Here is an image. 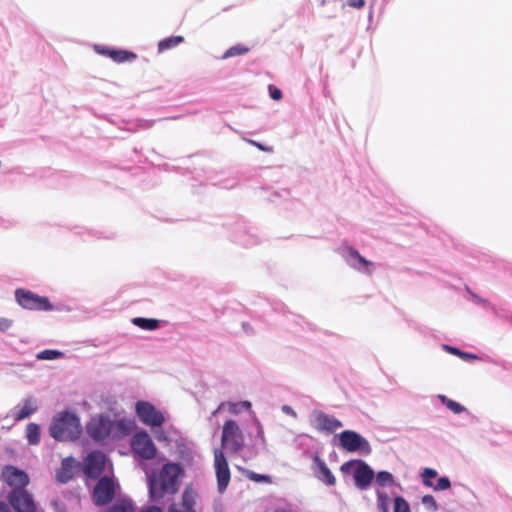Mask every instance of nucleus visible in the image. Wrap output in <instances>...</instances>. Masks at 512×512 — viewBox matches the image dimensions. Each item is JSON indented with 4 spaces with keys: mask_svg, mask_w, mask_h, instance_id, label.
Wrapping results in <instances>:
<instances>
[{
    "mask_svg": "<svg viewBox=\"0 0 512 512\" xmlns=\"http://www.w3.org/2000/svg\"><path fill=\"white\" fill-rule=\"evenodd\" d=\"M182 468L176 463L163 465L158 473L148 477L149 495L153 501L162 499L166 494H174L178 490V478Z\"/></svg>",
    "mask_w": 512,
    "mask_h": 512,
    "instance_id": "f257e3e1",
    "label": "nucleus"
},
{
    "mask_svg": "<svg viewBox=\"0 0 512 512\" xmlns=\"http://www.w3.org/2000/svg\"><path fill=\"white\" fill-rule=\"evenodd\" d=\"M81 432L79 418L67 411L57 414L49 427L51 437L58 441L76 440Z\"/></svg>",
    "mask_w": 512,
    "mask_h": 512,
    "instance_id": "f03ea898",
    "label": "nucleus"
},
{
    "mask_svg": "<svg viewBox=\"0 0 512 512\" xmlns=\"http://www.w3.org/2000/svg\"><path fill=\"white\" fill-rule=\"evenodd\" d=\"M222 448L231 453H238L245 446V437L239 425L234 420H227L222 427Z\"/></svg>",
    "mask_w": 512,
    "mask_h": 512,
    "instance_id": "7ed1b4c3",
    "label": "nucleus"
},
{
    "mask_svg": "<svg viewBox=\"0 0 512 512\" xmlns=\"http://www.w3.org/2000/svg\"><path fill=\"white\" fill-rule=\"evenodd\" d=\"M15 300L26 310L52 311L54 306L46 296H40L30 290L18 288L15 290Z\"/></svg>",
    "mask_w": 512,
    "mask_h": 512,
    "instance_id": "20e7f679",
    "label": "nucleus"
},
{
    "mask_svg": "<svg viewBox=\"0 0 512 512\" xmlns=\"http://www.w3.org/2000/svg\"><path fill=\"white\" fill-rule=\"evenodd\" d=\"M119 489L120 486L114 477H100L92 491L94 504L96 506H104L111 503Z\"/></svg>",
    "mask_w": 512,
    "mask_h": 512,
    "instance_id": "39448f33",
    "label": "nucleus"
},
{
    "mask_svg": "<svg viewBox=\"0 0 512 512\" xmlns=\"http://www.w3.org/2000/svg\"><path fill=\"white\" fill-rule=\"evenodd\" d=\"M131 448L134 454L145 460L155 458L157 448L146 431L137 432L131 440Z\"/></svg>",
    "mask_w": 512,
    "mask_h": 512,
    "instance_id": "423d86ee",
    "label": "nucleus"
},
{
    "mask_svg": "<svg viewBox=\"0 0 512 512\" xmlns=\"http://www.w3.org/2000/svg\"><path fill=\"white\" fill-rule=\"evenodd\" d=\"M356 468L353 472V477L355 481V485L361 489L365 490L367 489L373 478H374V471L363 461H355ZM354 461H349L344 463L341 466V471L346 472L348 471L349 466L353 465Z\"/></svg>",
    "mask_w": 512,
    "mask_h": 512,
    "instance_id": "0eeeda50",
    "label": "nucleus"
},
{
    "mask_svg": "<svg viewBox=\"0 0 512 512\" xmlns=\"http://www.w3.org/2000/svg\"><path fill=\"white\" fill-rule=\"evenodd\" d=\"M106 461L107 458L103 452L98 450L90 452L83 462L84 474L91 479L99 478L105 470Z\"/></svg>",
    "mask_w": 512,
    "mask_h": 512,
    "instance_id": "6e6552de",
    "label": "nucleus"
},
{
    "mask_svg": "<svg viewBox=\"0 0 512 512\" xmlns=\"http://www.w3.org/2000/svg\"><path fill=\"white\" fill-rule=\"evenodd\" d=\"M339 441L341 447L349 452L362 451L368 454L371 451L369 442L352 430L343 431L340 434Z\"/></svg>",
    "mask_w": 512,
    "mask_h": 512,
    "instance_id": "1a4fd4ad",
    "label": "nucleus"
},
{
    "mask_svg": "<svg viewBox=\"0 0 512 512\" xmlns=\"http://www.w3.org/2000/svg\"><path fill=\"white\" fill-rule=\"evenodd\" d=\"M136 413L142 423L152 427L161 426L165 420L163 414L146 401L136 403Z\"/></svg>",
    "mask_w": 512,
    "mask_h": 512,
    "instance_id": "9d476101",
    "label": "nucleus"
},
{
    "mask_svg": "<svg viewBox=\"0 0 512 512\" xmlns=\"http://www.w3.org/2000/svg\"><path fill=\"white\" fill-rule=\"evenodd\" d=\"M8 501L16 512H36L34 500L25 489H13Z\"/></svg>",
    "mask_w": 512,
    "mask_h": 512,
    "instance_id": "9b49d317",
    "label": "nucleus"
},
{
    "mask_svg": "<svg viewBox=\"0 0 512 512\" xmlns=\"http://www.w3.org/2000/svg\"><path fill=\"white\" fill-rule=\"evenodd\" d=\"M214 465L216 470L218 490L222 493L229 484L230 470L228 462L221 449L214 450Z\"/></svg>",
    "mask_w": 512,
    "mask_h": 512,
    "instance_id": "f8f14e48",
    "label": "nucleus"
},
{
    "mask_svg": "<svg viewBox=\"0 0 512 512\" xmlns=\"http://www.w3.org/2000/svg\"><path fill=\"white\" fill-rule=\"evenodd\" d=\"M112 426V422L107 417L99 416L92 418L88 422L86 430L92 439L100 441L109 436Z\"/></svg>",
    "mask_w": 512,
    "mask_h": 512,
    "instance_id": "ddd939ff",
    "label": "nucleus"
},
{
    "mask_svg": "<svg viewBox=\"0 0 512 512\" xmlns=\"http://www.w3.org/2000/svg\"><path fill=\"white\" fill-rule=\"evenodd\" d=\"M3 477L13 489H24L29 483L28 475L23 470L11 465L4 468Z\"/></svg>",
    "mask_w": 512,
    "mask_h": 512,
    "instance_id": "4468645a",
    "label": "nucleus"
},
{
    "mask_svg": "<svg viewBox=\"0 0 512 512\" xmlns=\"http://www.w3.org/2000/svg\"><path fill=\"white\" fill-rule=\"evenodd\" d=\"M314 423L315 428L318 431H325L328 433H333L343 426L340 420L322 411H316L314 413Z\"/></svg>",
    "mask_w": 512,
    "mask_h": 512,
    "instance_id": "2eb2a0df",
    "label": "nucleus"
},
{
    "mask_svg": "<svg viewBox=\"0 0 512 512\" xmlns=\"http://www.w3.org/2000/svg\"><path fill=\"white\" fill-rule=\"evenodd\" d=\"M437 476V471L432 468H425L421 474L422 482L425 486L431 487L436 491L447 490L451 487V482L447 477H441L437 483L434 484L432 479Z\"/></svg>",
    "mask_w": 512,
    "mask_h": 512,
    "instance_id": "dca6fc26",
    "label": "nucleus"
},
{
    "mask_svg": "<svg viewBox=\"0 0 512 512\" xmlns=\"http://www.w3.org/2000/svg\"><path fill=\"white\" fill-rule=\"evenodd\" d=\"M101 54L108 56L113 61L117 63H123L126 61H133L136 59L137 55L133 52L126 51V50H116V49H110V48H101L98 50Z\"/></svg>",
    "mask_w": 512,
    "mask_h": 512,
    "instance_id": "f3484780",
    "label": "nucleus"
},
{
    "mask_svg": "<svg viewBox=\"0 0 512 512\" xmlns=\"http://www.w3.org/2000/svg\"><path fill=\"white\" fill-rule=\"evenodd\" d=\"M314 462L316 463L319 470L318 478L329 486L334 485L336 479L331 470L327 467L326 463L317 455L314 457Z\"/></svg>",
    "mask_w": 512,
    "mask_h": 512,
    "instance_id": "a211bd4d",
    "label": "nucleus"
},
{
    "mask_svg": "<svg viewBox=\"0 0 512 512\" xmlns=\"http://www.w3.org/2000/svg\"><path fill=\"white\" fill-rule=\"evenodd\" d=\"M37 406L35 401L30 397L24 400L22 407L19 408L14 414L13 418L15 421H21L28 418L34 412H36Z\"/></svg>",
    "mask_w": 512,
    "mask_h": 512,
    "instance_id": "6ab92c4d",
    "label": "nucleus"
},
{
    "mask_svg": "<svg viewBox=\"0 0 512 512\" xmlns=\"http://www.w3.org/2000/svg\"><path fill=\"white\" fill-rule=\"evenodd\" d=\"M72 468V462L69 459H64L61 468L56 473L57 480L61 483L71 480L73 477Z\"/></svg>",
    "mask_w": 512,
    "mask_h": 512,
    "instance_id": "aec40b11",
    "label": "nucleus"
},
{
    "mask_svg": "<svg viewBox=\"0 0 512 512\" xmlns=\"http://www.w3.org/2000/svg\"><path fill=\"white\" fill-rule=\"evenodd\" d=\"M251 403L249 401H242L238 403L233 402H223L221 403L218 408L214 411L213 414H216L219 410L227 408L228 411L232 414H237L240 412L241 409H250Z\"/></svg>",
    "mask_w": 512,
    "mask_h": 512,
    "instance_id": "412c9836",
    "label": "nucleus"
},
{
    "mask_svg": "<svg viewBox=\"0 0 512 512\" xmlns=\"http://www.w3.org/2000/svg\"><path fill=\"white\" fill-rule=\"evenodd\" d=\"M132 323L143 330H156L159 328V320L151 318L136 317Z\"/></svg>",
    "mask_w": 512,
    "mask_h": 512,
    "instance_id": "4be33fe9",
    "label": "nucleus"
},
{
    "mask_svg": "<svg viewBox=\"0 0 512 512\" xmlns=\"http://www.w3.org/2000/svg\"><path fill=\"white\" fill-rule=\"evenodd\" d=\"M184 41V38L182 36H170L167 38H164L159 41L158 43V51L163 52L169 49H172L179 44H181Z\"/></svg>",
    "mask_w": 512,
    "mask_h": 512,
    "instance_id": "5701e85b",
    "label": "nucleus"
},
{
    "mask_svg": "<svg viewBox=\"0 0 512 512\" xmlns=\"http://www.w3.org/2000/svg\"><path fill=\"white\" fill-rule=\"evenodd\" d=\"M26 438L31 445H37L40 442V426L36 423H29L26 426Z\"/></svg>",
    "mask_w": 512,
    "mask_h": 512,
    "instance_id": "b1692460",
    "label": "nucleus"
},
{
    "mask_svg": "<svg viewBox=\"0 0 512 512\" xmlns=\"http://www.w3.org/2000/svg\"><path fill=\"white\" fill-rule=\"evenodd\" d=\"M105 512H135V507L131 500L122 499L109 507Z\"/></svg>",
    "mask_w": 512,
    "mask_h": 512,
    "instance_id": "393cba45",
    "label": "nucleus"
},
{
    "mask_svg": "<svg viewBox=\"0 0 512 512\" xmlns=\"http://www.w3.org/2000/svg\"><path fill=\"white\" fill-rule=\"evenodd\" d=\"M348 255H349V257H350L351 259H356V260H358V262H359L360 264H362L363 266H365V267H366V269H365V272H366V273H368V274H372V270L370 269V267H372V266H373V263H372L371 261H369V260L365 259L363 256H361V255L359 254V252H358L356 249H354V248H352V247H349V248H348Z\"/></svg>",
    "mask_w": 512,
    "mask_h": 512,
    "instance_id": "a878e982",
    "label": "nucleus"
},
{
    "mask_svg": "<svg viewBox=\"0 0 512 512\" xmlns=\"http://www.w3.org/2000/svg\"><path fill=\"white\" fill-rule=\"evenodd\" d=\"M249 47L243 44H237L235 46L230 47L222 56L223 59H227L230 57L244 55L249 52Z\"/></svg>",
    "mask_w": 512,
    "mask_h": 512,
    "instance_id": "bb28decb",
    "label": "nucleus"
},
{
    "mask_svg": "<svg viewBox=\"0 0 512 512\" xmlns=\"http://www.w3.org/2000/svg\"><path fill=\"white\" fill-rule=\"evenodd\" d=\"M390 498L381 491H377V507L380 512H389Z\"/></svg>",
    "mask_w": 512,
    "mask_h": 512,
    "instance_id": "cd10ccee",
    "label": "nucleus"
},
{
    "mask_svg": "<svg viewBox=\"0 0 512 512\" xmlns=\"http://www.w3.org/2000/svg\"><path fill=\"white\" fill-rule=\"evenodd\" d=\"M393 512H411L408 502L401 496L394 500Z\"/></svg>",
    "mask_w": 512,
    "mask_h": 512,
    "instance_id": "c85d7f7f",
    "label": "nucleus"
},
{
    "mask_svg": "<svg viewBox=\"0 0 512 512\" xmlns=\"http://www.w3.org/2000/svg\"><path fill=\"white\" fill-rule=\"evenodd\" d=\"M393 475L388 471H380L376 475V482L380 486L393 483Z\"/></svg>",
    "mask_w": 512,
    "mask_h": 512,
    "instance_id": "c756f323",
    "label": "nucleus"
},
{
    "mask_svg": "<svg viewBox=\"0 0 512 512\" xmlns=\"http://www.w3.org/2000/svg\"><path fill=\"white\" fill-rule=\"evenodd\" d=\"M441 399H442V402L447 406V408H449L454 413H457V414L461 413L465 409L461 404H459L453 400L447 399L445 396H442Z\"/></svg>",
    "mask_w": 512,
    "mask_h": 512,
    "instance_id": "7c9ffc66",
    "label": "nucleus"
},
{
    "mask_svg": "<svg viewBox=\"0 0 512 512\" xmlns=\"http://www.w3.org/2000/svg\"><path fill=\"white\" fill-rule=\"evenodd\" d=\"M61 355L62 353L57 350H43L37 355V358L42 360H54Z\"/></svg>",
    "mask_w": 512,
    "mask_h": 512,
    "instance_id": "2f4dec72",
    "label": "nucleus"
},
{
    "mask_svg": "<svg viewBox=\"0 0 512 512\" xmlns=\"http://www.w3.org/2000/svg\"><path fill=\"white\" fill-rule=\"evenodd\" d=\"M247 478L254 481V482H265V483H272V479L269 475H264V474H257L255 472H248L247 473Z\"/></svg>",
    "mask_w": 512,
    "mask_h": 512,
    "instance_id": "473e14b6",
    "label": "nucleus"
},
{
    "mask_svg": "<svg viewBox=\"0 0 512 512\" xmlns=\"http://www.w3.org/2000/svg\"><path fill=\"white\" fill-rule=\"evenodd\" d=\"M182 505L185 509L193 510L194 496L192 492L185 491L182 496Z\"/></svg>",
    "mask_w": 512,
    "mask_h": 512,
    "instance_id": "72a5a7b5",
    "label": "nucleus"
},
{
    "mask_svg": "<svg viewBox=\"0 0 512 512\" xmlns=\"http://www.w3.org/2000/svg\"><path fill=\"white\" fill-rule=\"evenodd\" d=\"M422 503L429 509L436 511L438 509L436 500L432 495H425L422 497Z\"/></svg>",
    "mask_w": 512,
    "mask_h": 512,
    "instance_id": "f704fd0d",
    "label": "nucleus"
},
{
    "mask_svg": "<svg viewBox=\"0 0 512 512\" xmlns=\"http://www.w3.org/2000/svg\"><path fill=\"white\" fill-rule=\"evenodd\" d=\"M13 325V320L5 317H0V332L9 330Z\"/></svg>",
    "mask_w": 512,
    "mask_h": 512,
    "instance_id": "c9c22d12",
    "label": "nucleus"
},
{
    "mask_svg": "<svg viewBox=\"0 0 512 512\" xmlns=\"http://www.w3.org/2000/svg\"><path fill=\"white\" fill-rule=\"evenodd\" d=\"M268 89H269L270 97L273 100L278 101L282 98V92L279 88L275 87L274 85H269Z\"/></svg>",
    "mask_w": 512,
    "mask_h": 512,
    "instance_id": "e433bc0d",
    "label": "nucleus"
},
{
    "mask_svg": "<svg viewBox=\"0 0 512 512\" xmlns=\"http://www.w3.org/2000/svg\"><path fill=\"white\" fill-rule=\"evenodd\" d=\"M444 348H445V350H447L451 354L459 356L460 358H464V352L459 350L458 348H455V347H452V346H449V345H445Z\"/></svg>",
    "mask_w": 512,
    "mask_h": 512,
    "instance_id": "4c0bfd02",
    "label": "nucleus"
},
{
    "mask_svg": "<svg viewBox=\"0 0 512 512\" xmlns=\"http://www.w3.org/2000/svg\"><path fill=\"white\" fill-rule=\"evenodd\" d=\"M348 5L352 8L360 9L364 7L365 0H348Z\"/></svg>",
    "mask_w": 512,
    "mask_h": 512,
    "instance_id": "58836bf2",
    "label": "nucleus"
},
{
    "mask_svg": "<svg viewBox=\"0 0 512 512\" xmlns=\"http://www.w3.org/2000/svg\"><path fill=\"white\" fill-rule=\"evenodd\" d=\"M251 143L256 146L258 149H260L261 151H266V152H271L272 151V148L271 147H265L264 145H262L261 143H258V142H255V141H251Z\"/></svg>",
    "mask_w": 512,
    "mask_h": 512,
    "instance_id": "ea45409f",
    "label": "nucleus"
},
{
    "mask_svg": "<svg viewBox=\"0 0 512 512\" xmlns=\"http://www.w3.org/2000/svg\"><path fill=\"white\" fill-rule=\"evenodd\" d=\"M168 512H195V511L194 510H188V509H185V508H184V510H181L176 505H171L169 507Z\"/></svg>",
    "mask_w": 512,
    "mask_h": 512,
    "instance_id": "a19ab883",
    "label": "nucleus"
},
{
    "mask_svg": "<svg viewBox=\"0 0 512 512\" xmlns=\"http://www.w3.org/2000/svg\"><path fill=\"white\" fill-rule=\"evenodd\" d=\"M140 512H162V510L157 506H149L145 509H142Z\"/></svg>",
    "mask_w": 512,
    "mask_h": 512,
    "instance_id": "79ce46f5",
    "label": "nucleus"
},
{
    "mask_svg": "<svg viewBox=\"0 0 512 512\" xmlns=\"http://www.w3.org/2000/svg\"><path fill=\"white\" fill-rule=\"evenodd\" d=\"M257 425H258V436L261 438V440L263 442H265V437H264V432H263L262 425L259 422L257 423Z\"/></svg>",
    "mask_w": 512,
    "mask_h": 512,
    "instance_id": "37998d69",
    "label": "nucleus"
},
{
    "mask_svg": "<svg viewBox=\"0 0 512 512\" xmlns=\"http://www.w3.org/2000/svg\"><path fill=\"white\" fill-rule=\"evenodd\" d=\"M0 512H10L9 506L5 502L0 501Z\"/></svg>",
    "mask_w": 512,
    "mask_h": 512,
    "instance_id": "c03bdc74",
    "label": "nucleus"
},
{
    "mask_svg": "<svg viewBox=\"0 0 512 512\" xmlns=\"http://www.w3.org/2000/svg\"><path fill=\"white\" fill-rule=\"evenodd\" d=\"M463 359H472V360H477L479 359L477 355L475 354H470V353H467V352H464V358Z\"/></svg>",
    "mask_w": 512,
    "mask_h": 512,
    "instance_id": "a18cd8bd",
    "label": "nucleus"
}]
</instances>
